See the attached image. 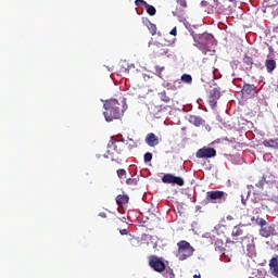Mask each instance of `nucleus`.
<instances>
[{
	"label": "nucleus",
	"instance_id": "obj_1",
	"mask_svg": "<svg viewBox=\"0 0 278 278\" xmlns=\"http://www.w3.org/2000/svg\"><path fill=\"white\" fill-rule=\"evenodd\" d=\"M103 106L105 110L103 115L108 123L118 121V118H121L125 112L123 104H121L116 99L106 100Z\"/></svg>",
	"mask_w": 278,
	"mask_h": 278
},
{
	"label": "nucleus",
	"instance_id": "obj_2",
	"mask_svg": "<svg viewBox=\"0 0 278 278\" xmlns=\"http://www.w3.org/2000/svg\"><path fill=\"white\" fill-rule=\"evenodd\" d=\"M193 40L195 42V47H198V49H200L204 54L212 51V47L216 45L214 35L207 33L195 35Z\"/></svg>",
	"mask_w": 278,
	"mask_h": 278
},
{
	"label": "nucleus",
	"instance_id": "obj_3",
	"mask_svg": "<svg viewBox=\"0 0 278 278\" xmlns=\"http://www.w3.org/2000/svg\"><path fill=\"white\" fill-rule=\"evenodd\" d=\"M177 247L178 251L176 253V257H178L180 262L188 260V257H191L194 253V248H192L188 241L182 240L177 243Z\"/></svg>",
	"mask_w": 278,
	"mask_h": 278
},
{
	"label": "nucleus",
	"instance_id": "obj_4",
	"mask_svg": "<svg viewBox=\"0 0 278 278\" xmlns=\"http://www.w3.org/2000/svg\"><path fill=\"white\" fill-rule=\"evenodd\" d=\"M108 153L114 155V153H127V144H125V140H117L111 138L108 143Z\"/></svg>",
	"mask_w": 278,
	"mask_h": 278
},
{
	"label": "nucleus",
	"instance_id": "obj_5",
	"mask_svg": "<svg viewBox=\"0 0 278 278\" xmlns=\"http://www.w3.org/2000/svg\"><path fill=\"white\" fill-rule=\"evenodd\" d=\"M149 266L155 273H164L166 270V262L163 257H157L156 255L149 257Z\"/></svg>",
	"mask_w": 278,
	"mask_h": 278
},
{
	"label": "nucleus",
	"instance_id": "obj_6",
	"mask_svg": "<svg viewBox=\"0 0 278 278\" xmlns=\"http://www.w3.org/2000/svg\"><path fill=\"white\" fill-rule=\"evenodd\" d=\"M206 201L210 203H220L227 201V193L225 191L215 190L206 192Z\"/></svg>",
	"mask_w": 278,
	"mask_h": 278
},
{
	"label": "nucleus",
	"instance_id": "obj_7",
	"mask_svg": "<svg viewBox=\"0 0 278 278\" xmlns=\"http://www.w3.org/2000/svg\"><path fill=\"white\" fill-rule=\"evenodd\" d=\"M163 184H173L174 186H185L186 180L182 177L175 176L173 174H165L162 177Z\"/></svg>",
	"mask_w": 278,
	"mask_h": 278
},
{
	"label": "nucleus",
	"instance_id": "obj_8",
	"mask_svg": "<svg viewBox=\"0 0 278 278\" xmlns=\"http://www.w3.org/2000/svg\"><path fill=\"white\" fill-rule=\"evenodd\" d=\"M151 51L154 55H156V58H160L162 55H166V53H168V46L157 42L155 41L154 43H152L151 46Z\"/></svg>",
	"mask_w": 278,
	"mask_h": 278
},
{
	"label": "nucleus",
	"instance_id": "obj_9",
	"mask_svg": "<svg viewBox=\"0 0 278 278\" xmlns=\"http://www.w3.org/2000/svg\"><path fill=\"white\" fill-rule=\"evenodd\" d=\"M220 99V89L214 88L210 91L208 104L212 110L216 109L218 105V100Z\"/></svg>",
	"mask_w": 278,
	"mask_h": 278
},
{
	"label": "nucleus",
	"instance_id": "obj_10",
	"mask_svg": "<svg viewBox=\"0 0 278 278\" xmlns=\"http://www.w3.org/2000/svg\"><path fill=\"white\" fill-rule=\"evenodd\" d=\"M197 157L200 160L203 159H210V157H216V149L214 148H201L200 150L197 151Z\"/></svg>",
	"mask_w": 278,
	"mask_h": 278
},
{
	"label": "nucleus",
	"instance_id": "obj_11",
	"mask_svg": "<svg viewBox=\"0 0 278 278\" xmlns=\"http://www.w3.org/2000/svg\"><path fill=\"white\" fill-rule=\"evenodd\" d=\"M256 90L257 87H255V85L244 84L241 92L244 97H255Z\"/></svg>",
	"mask_w": 278,
	"mask_h": 278
},
{
	"label": "nucleus",
	"instance_id": "obj_12",
	"mask_svg": "<svg viewBox=\"0 0 278 278\" xmlns=\"http://www.w3.org/2000/svg\"><path fill=\"white\" fill-rule=\"evenodd\" d=\"M269 273L273 277L278 278V255L270 258Z\"/></svg>",
	"mask_w": 278,
	"mask_h": 278
},
{
	"label": "nucleus",
	"instance_id": "obj_13",
	"mask_svg": "<svg viewBox=\"0 0 278 278\" xmlns=\"http://www.w3.org/2000/svg\"><path fill=\"white\" fill-rule=\"evenodd\" d=\"M243 225H258V227H266L267 223L264 218H260L258 216H250V220L244 222Z\"/></svg>",
	"mask_w": 278,
	"mask_h": 278
},
{
	"label": "nucleus",
	"instance_id": "obj_14",
	"mask_svg": "<svg viewBox=\"0 0 278 278\" xmlns=\"http://www.w3.org/2000/svg\"><path fill=\"white\" fill-rule=\"evenodd\" d=\"M159 97L163 103H170L175 99V94L170 93L168 89L159 92Z\"/></svg>",
	"mask_w": 278,
	"mask_h": 278
},
{
	"label": "nucleus",
	"instance_id": "obj_15",
	"mask_svg": "<svg viewBox=\"0 0 278 278\" xmlns=\"http://www.w3.org/2000/svg\"><path fill=\"white\" fill-rule=\"evenodd\" d=\"M146 142H147L148 147H157L160 144V138H157V136H155V134L150 132L146 137Z\"/></svg>",
	"mask_w": 278,
	"mask_h": 278
},
{
	"label": "nucleus",
	"instance_id": "obj_16",
	"mask_svg": "<svg viewBox=\"0 0 278 278\" xmlns=\"http://www.w3.org/2000/svg\"><path fill=\"white\" fill-rule=\"evenodd\" d=\"M243 71H251L253 68V58L250 56L249 54L243 55Z\"/></svg>",
	"mask_w": 278,
	"mask_h": 278
},
{
	"label": "nucleus",
	"instance_id": "obj_17",
	"mask_svg": "<svg viewBox=\"0 0 278 278\" xmlns=\"http://www.w3.org/2000/svg\"><path fill=\"white\" fill-rule=\"evenodd\" d=\"M189 123H191V125H194L195 127H201V125H205V121H203L201 116L197 115H190Z\"/></svg>",
	"mask_w": 278,
	"mask_h": 278
},
{
	"label": "nucleus",
	"instance_id": "obj_18",
	"mask_svg": "<svg viewBox=\"0 0 278 278\" xmlns=\"http://www.w3.org/2000/svg\"><path fill=\"white\" fill-rule=\"evenodd\" d=\"M265 68L267 73H273L277 68V61L275 59H267L265 61Z\"/></svg>",
	"mask_w": 278,
	"mask_h": 278
},
{
	"label": "nucleus",
	"instance_id": "obj_19",
	"mask_svg": "<svg viewBox=\"0 0 278 278\" xmlns=\"http://www.w3.org/2000/svg\"><path fill=\"white\" fill-rule=\"evenodd\" d=\"M260 236H262V238H270V236H273V227L261 226Z\"/></svg>",
	"mask_w": 278,
	"mask_h": 278
},
{
	"label": "nucleus",
	"instance_id": "obj_20",
	"mask_svg": "<svg viewBox=\"0 0 278 278\" xmlns=\"http://www.w3.org/2000/svg\"><path fill=\"white\" fill-rule=\"evenodd\" d=\"M116 203L117 205L121 207L123 205H127V203H129V195L127 194H118L116 197Z\"/></svg>",
	"mask_w": 278,
	"mask_h": 278
},
{
	"label": "nucleus",
	"instance_id": "obj_21",
	"mask_svg": "<svg viewBox=\"0 0 278 278\" xmlns=\"http://www.w3.org/2000/svg\"><path fill=\"white\" fill-rule=\"evenodd\" d=\"M263 146H265L267 149H278V139L264 140Z\"/></svg>",
	"mask_w": 278,
	"mask_h": 278
},
{
	"label": "nucleus",
	"instance_id": "obj_22",
	"mask_svg": "<svg viewBox=\"0 0 278 278\" xmlns=\"http://www.w3.org/2000/svg\"><path fill=\"white\" fill-rule=\"evenodd\" d=\"M125 144H126V153H131V151H134V149L138 147V144L136 143V141H134V139H128L127 141H125Z\"/></svg>",
	"mask_w": 278,
	"mask_h": 278
},
{
	"label": "nucleus",
	"instance_id": "obj_23",
	"mask_svg": "<svg viewBox=\"0 0 278 278\" xmlns=\"http://www.w3.org/2000/svg\"><path fill=\"white\" fill-rule=\"evenodd\" d=\"M144 8L150 16H155V14H157V10H155V7L148 3Z\"/></svg>",
	"mask_w": 278,
	"mask_h": 278
},
{
	"label": "nucleus",
	"instance_id": "obj_24",
	"mask_svg": "<svg viewBox=\"0 0 278 278\" xmlns=\"http://www.w3.org/2000/svg\"><path fill=\"white\" fill-rule=\"evenodd\" d=\"M148 29L152 36H155V34H157V26L151 22L148 23Z\"/></svg>",
	"mask_w": 278,
	"mask_h": 278
},
{
	"label": "nucleus",
	"instance_id": "obj_25",
	"mask_svg": "<svg viewBox=\"0 0 278 278\" xmlns=\"http://www.w3.org/2000/svg\"><path fill=\"white\" fill-rule=\"evenodd\" d=\"M243 230L240 229V226H235L232 230V238H238V236H242Z\"/></svg>",
	"mask_w": 278,
	"mask_h": 278
},
{
	"label": "nucleus",
	"instance_id": "obj_26",
	"mask_svg": "<svg viewBox=\"0 0 278 278\" xmlns=\"http://www.w3.org/2000/svg\"><path fill=\"white\" fill-rule=\"evenodd\" d=\"M181 81H184V84H192V76L189 74H184L181 76Z\"/></svg>",
	"mask_w": 278,
	"mask_h": 278
},
{
	"label": "nucleus",
	"instance_id": "obj_27",
	"mask_svg": "<svg viewBox=\"0 0 278 278\" xmlns=\"http://www.w3.org/2000/svg\"><path fill=\"white\" fill-rule=\"evenodd\" d=\"M266 184V176H263L256 184V188H260L261 190L264 189V185Z\"/></svg>",
	"mask_w": 278,
	"mask_h": 278
},
{
	"label": "nucleus",
	"instance_id": "obj_28",
	"mask_svg": "<svg viewBox=\"0 0 278 278\" xmlns=\"http://www.w3.org/2000/svg\"><path fill=\"white\" fill-rule=\"evenodd\" d=\"M117 176L119 179H127V172L125 169H117Z\"/></svg>",
	"mask_w": 278,
	"mask_h": 278
},
{
	"label": "nucleus",
	"instance_id": "obj_29",
	"mask_svg": "<svg viewBox=\"0 0 278 278\" xmlns=\"http://www.w3.org/2000/svg\"><path fill=\"white\" fill-rule=\"evenodd\" d=\"M127 186H138V179L136 178H128L126 180Z\"/></svg>",
	"mask_w": 278,
	"mask_h": 278
},
{
	"label": "nucleus",
	"instance_id": "obj_30",
	"mask_svg": "<svg viewBox=\"0 0 278 278\" xmlns=\"http://www.w3.org/2000/svg\"><path fill=\"white\" fill-rule=\"evenodd\" d=\"M164 277H166V278H175V273L173 271V269H167L164 273Z\"/></svg>",
	"mask_w": 278,
	"mask_h": 278
},
{
	"label": "nucleus",
	"instance_id": "obj_31",
	"mask_svg": "<svg viewBox=\"0 0 278 278\" xmlns=\"http://www.w3.org/2000/svg\"><path fill=\"white\" fill-rule=\"evenodd\" d=\"M153 160V154L151 152H147L144 154V162L148 163V162H151Z\"/></svg>",
	"mask_w": 278,
	"mask_h": 278
},
{
	"label": "nucleus",
	"instance_id": "obj_32",
	"mask_svg": "<svg viewBox=\"0 0 278 278\" xmlns=\"http://www.w3.org/2000/svg\"><path fill=\"white\" fill-rule=\"evenodd\" d=\"M162 71H164V66H160V65L155 66L156 75H159L160 77H162Z\"/></svg>",
	"mask_w": 278,
	"mask_h": 278
},
{
	"label": "nucleus",
	"instance_id": "obj_33",
	"mask_svg": "<svg viewBox=\"0 0 278 278\" xmlns=\"http://www.w3.org/2000/svg\"><path fill=\"white\" fill-rule=\"evenodd\" d=\"M147 4H148V2L144 0H136L135 1V5H143V8H146Z\"/></svg>",
	"mask_w": 278,
	"mask_h": 278
},
{
	"label": "nucleus",
	"instance_id": "obj_34",
	"mask_svg": "<svg viewBox=\"0 0 278 278\" xmlns=\"http://www.w3.org/2000/svg\"><path fill=\"white\" fill-rule=\"evenodd\" d=\"M119 233H121V236H129V230L122 229V230H119Z\"/></svg>",
	"mask_w": 278,
	"mask_h": 278
},
{
	"label": "nucleus",
	"instance_id": "obj_35",
	"mask_svg": "<svg viewBox=\"0 0 278 278\" xmlns=\"http://www.w3.org/2000/svg\"><path fill=\"white\" fill-rule=\"evenodd\" d=\"M169 34L170 36H177V27H174Z\"/></svg>",
	"mask_w": 278,
	"mask_h": 278
},
{
	"label": "nucleus",
	"instance_id": "obj_36",
	"mask_svg": "<svg viewBox=\"0 0 278 278\" xmlns=\"http://www.w3.org/2000/svg\"><path fill=\"white\" fill-rule=\"evenodd\" d=\"M180 5H181L182 8H188V2H186V0H181V1H180Z\"/></svg>",
	"mask_w": 278,
	"mask_h": 278
},
{
	"label": "nucleus",
	"instance_id": "obj_37",
	"mask_svg": "<svg viewBox=\"0 0 278 278\" xmlns=\"http://www.w3.org/2000/svg\"><path fill=\"white\" fill-rule=\"evenodd\" d=\"M100 218H108V214L105 212L99 213Z\"/></svg>",
	"mask_w": 278,
	"mask_h": 278
},
{
	"label": "nucleus",
	"instance_id": "obj_38",
	"mask_svg": "<svg viewBox=\"0 0 278 278\" xmlns=\"http://www.w3.org/2000/svg\"><path fill=\"white\" fill-rule=\"evenodd\" d=\"M271 50H273V48L269 47V48H268V53H267L266 58H270V51H271Z\"/></svg>",
	"mask_w": 278,
	"mask_h": 278
},
{
	"label": "nucleus",
	"instance_id": "obj_39",
	"mask_svg": "<svg viewBox=\"0 0 278 278\" xmlns=\"http://www.w3.org/2000/svg\"><path fill=\"white\" fill-rule=\"evenodd\" d=\"M226 219H227V220H233V216L227 215Z\"/></svg>",
	"mask_w": 278,
	"mask_h": 278
},
{
	"label": "nucleus",
	"instance_id": "obj_40",
	"mask_svg": "<svg viewBox=\"0 0 278 278\" xmlns=\"http://www.w3.org/2000/svg\"><path fill=\"white\" fill-rule=\"evenodd\" d=\"M201 5H207V1H202Z\"/></svg>",
	"mask_w": 278,
	"mask_h": 278
},
{
	"label": "nucleus",
	"instance_id": "obj_41",
	"mask_svg": "<svg viewBox=\"0 0 278 278\" xmlns=\"http://www.w3.org/2000/svg\"><path fill=\"white\" fill-rule=\"evenodd\" d=\"M193 277L194 278H201V275H194Z\"/></svg>",
	"mask_w": 278,
	"mask_h": 278
},
{
	"label": "nucleus",
	"instance_id": "obj_42",
	"mask_svg": "<svg viewBox=\"0 0 278 278\" xmlns=\"http://www.w3.org/2000/svg\"><path fill=\"white\" fill-rule=\"evenodd\" d=\"M242 203H243V205L247 203V202H244V198H242Z\"/></svg>",
	"mask_w": 278,
	"mask_h": 278
},
{
	"label": "nucleus",
	"instance_id": "obj_43",
	"mask_svg": "<svg viewBox=\"0 0 278 278\" xmlns=\"http://www.w3.org/2000/svg\"><path fill=\"white\" fill-rule=\"evenodd\" d=\"M229 1L232 3L233 0H229Z\"/></svg>",
	"mask_w": 278,
	"mask_h": 278
}]
</instances>
